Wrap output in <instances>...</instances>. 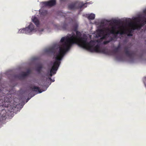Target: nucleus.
<instances>
[{"label": "nucleus", "instance_id": "obj_8", "mask_svg": "<svg viewBox=\"0 0 146 146\" xmlns=\"http://www.w3.org/2000/svg\"><path fill=\"white\" fill-rule=\"evenodd\" d=\"M42 4L46 6L51 7L56 4V0H50L48 1L43 2Z\"/></svg>", "mask_w": 146, "mask_h": 146}, {"label": "nucleus", "instance_id": "obj_14", "mask_svg": "<svg viewBox=\"0 0 146 146\" xmlns=\"http://www.w3.org/2000/svg\"><path fill=\"white\" fill-rule=\"evenodd\" d=\"M32 20L33 22L34 23L36 26L38 27L39 25V22L37 18L36 17H34Z\"/></svg>", "mask_w": 146, "mask_h": 146}, {"label": "nucleus", "instance_id": "obj_15", "mask_svg": "<svg viewBox=\"0 0 146 146\" xmlns=\"http://www.w3.org/2000/svg\"><path fill=\"white\" fill-rule=\"evenodd\" d=\"M95 15L92 13L88 15L87 17L89 20H93L95 18Z\"/></svg>", "mask_w": 146, "mask_h": 146}, {"label": "nucleus", "instance_id": "obj_10", "mask_svg": "<svg viewBox=\"0 0 146 146\" xmlns=\"http://www.w3.org/2000/svg\"><path fill=\"white\" fill-rule=\"evenodd\" d=\"M75 3L76 9H80L83 6H84L85 7H87L86 3L84 4L83 3L80 2H76Z\"/></svg>", "mask_w": 146, "mask_h": 146}, {"label": "nucleus", "instance_id": "obj_20", "mask_svg": "<svg viewBox=\"0 0 146 146\" xmlns=\"http://www.w3.org/2000/svg\"><path fill=\"white\" fill-rule=\"evenodd\" d=\"M78 25L76 24L74 25L73 28L71 30V31H73L75 32H76V31H78Z\"/></svg>", "mask_w": 146, "mask_h": 146}, {"label": "nucleus", "instance_id": "obj_18", "mask_svg": "<svg viewBox=\"0 0 146 146\" xmlns=\"http://www.w3.org/2000/svg\"><path fill=\"white\" fill-rule=\"evenodd\" d=\"M40 16H45L47 14V11L45 10H42L40 11Z\"/></svg>", "mask_w": 146, "mask_h": 146}, {"label": "nucleus", "instance_id": "obj_16", "mask_svg": "<svg viewBox=\"0 0 146 146\" xmlns=\"http://www.w3.org/2000/svg\"><path fill=\"white\" fill-rule=\"evenodd\" d=\"M31 71L30 70H28L26 72H23L21 74V76L23 77L27 76L30 73Z\"/></svg>", "mask_w": 146, "mask_h": 146}, {"label": "nucleus", "instance_id": "obj_25", "mask_svg": "<svg viewBox=\"0 0 146 146\" xmlns=\"http://www.w3.org/2000/svg\"><path fill=\"white\" fill-rule=\"evenodd\" d=\"M109 42V41H104V43L105 44H107V43H108Z\"/></svg>", "mask_w": 146, "mask_h": 146}, {"label": "nucleus", "instance_id": "obj_28", "mask_svg": "<svg viewBox=\"0 0 146 146\" xmlns=\"http://www.w3.org/2000/svg\"><path fill=\"white\" fill-rule=\"evenodd\" d=\"M49 79L50 80H51V77L50 78H49Z\"/></svg>", "mask_w": 146, "mask_h": 146}, {"label": "nucleus", "instance_id": "obj_13", "mask_svg": "<svg viewBox=\"0 0 146 146\" xmlns=\"http://www.w3.org/2000/svg\"><path fill=\"white\" fill-rule=\"evenodd\" d=\"M32 90L33 91L38 92L39 93H41L43 90H42L39 87H36L35 86H34L33 87L31 88Z\"/></svg>", "mask_w": 146, "mask_h": 146}, {"label": "nucleus", "instance_id": "obj_19", "mask_svg": "<svg viewBox=\"0 0 146 146\" xmlns=\"http://www.w3.org/2000/svg\"><path fill=\"white\" fill-rule=\"evenodd\" d=\"M42 68V65L40 64L38 66L36 69V71L39 73H40L41 71V69Z\"/></svg>", "mask_w": 146, "mask_h": 146}, {"label": "nucleus", "instance_id": "obj_26", "mask_svg": "<svg viewBox=\"0 0 146 146\" xmlns=\"http://www.w3.org/2000/svg\"><path fill=\"white\" fill-rule=\"evenodd\" d=\"M144 13L146 15V9L143 11Z\"/></svg>", "mask_w": 146, "mask_h": 146}, {"label": "nucleus", "instance_id": "obj_3", "mask_svg": "<svg viewBox=\"0 0 146 146\" xmlns=\"http://www.w3.org/2000/svg\"><path fill=\"white\" fill-rule=\"evenodd\" d=\"M142 20L140 18L137 19V21L139 24H135L132 26V29L133 30L140 29L141 28L146 24V18L144 17L142 18Z\"/></svg>", "mask_w": 146, "mask_h": 146}, {"label": "nucleus", "instance_id": "obj_6", "mask_svg": "<svg viewBox=\"0 0 146 146\" xmlns=\"http://www.w3.org/2000/svg\"><path fill=\"white\" fill-rule=\"evenodd\" d=\"M108 31H106L105 28L99 29L98 31V33L99 34V36L101 37L102 39H105L110 35L111 34L110 32L108 33Z\"/></svg>", "mask_w": 146, "mask_h": 146}, {"label": "nucleus", "instance_id": "obj_4", "mask_svg": "<svg viewBox=\"0 0 146 146\" xmlns=\"http://www.w3.org/2000/svg\"><path fill=\"white\" fill-rule=\"evenodd\" d=\"M34 25L32 23H31L28 27L20 29L19 32V33H25L26 34L30 33L34 30Z\"/></svg>", "mask_w": 146, "mask_h": 146}, {"label": "nucleus", "instance_id": "obj_11", "mask_svg": "<svg viewBox=\"0 0 146 146\" xmlns=\"http://www.w3.org/2000/svg\"><path fill=\"white\" fill-rule=\"evenodd\" d=\"M124 52L125 54L129 57H131L134 54L133 52L129 51L128 48L127 47L124 48Z\"/></svg>", "mask_w": 146, "mask_h": 146}, {"label": "nucleus", "instance_id": "obj_7", "mask_svg": "<svg viewBox=\"0 0 146 146\" xmlns=\"http://www.w3.org/2000/svg\"><path fill=\"white\" fill-rule=\"evenodd\" d=\"M108 31H106L105 28L99 29L98 31V33L99 34V36L101 37L102 39H105L110 35L111 34L110 32L108 33Z\"/></svg>", "mask_w": 146, "mask_h": 146}, {"label": "nucleus", "instance_id": "obj_21", "mask_svg": "<svg viewBox=\"0 0 146 146\" xmlns=\"http://www.w3.org/2000/svg\"><path fill=\"white\" fill-rule=\"evenodd\" d=\"M4 101L5 103L7 102V103H8L10 102L11 99L10 98H8L7 97H4Z\"/></svg>", "mask_w": 146, "mask_h": 146}, {"label": "nucleus", "instance_id": "obj_12", "mask_svg": "<svg viewBox=\"0 0 146 146\" xmlns=\"http://www.w3.org/2000/svg\"><path fill=\"white\" fill-rule=\"evenodd\" d=\"M68 8L70 10H74L76 9V4L75 2L69 4L68 5Z\"/></svg>", "mask_w": 146, "mask_h": 146}, {"label": "nucleus", "instance_id": "obj_9", "mask_svg": "<svg viewBox=\"0 0 146 146\" xmlns=\"http://www.w3.org/2000/svg\"><path fill=\"white\" fill-rule=\"evenodd\" d=\"M58 49V48H56L55 47L53 46L47 49L46 50V52L49 53L54 54Z\"/></svg>", "mask_w": 146, "mask_h": 146}, {"label": "nucleus", "instance_id": "obj_17", "mask_svg": "<svg viewBox=\"0 0 146 146\" xmlns=\"http://www.w3.org/2000/svg\"><path fill=\"white\" fill-rule=\"evenodd\" d=\"M68 25L65 23H64L62 25V28L63 30H68L69 31L68 29Z\"/></svg>", "mask_w": 146, "mask_h": 146}, {"label": "nucleus", "instance_id": "obj_5", "mask_svg": "<svg viewBox=\"0 0 146 146\" xmlns=\"http://www.w3.org/2000/svg\"><path fill=\"white\" fill-rule=\"evenodd\" d=\"M111 29L110 30L109 28L106 27L105 28V29L106 31H108L107 32L108 33H110L112 34H115L117 35L120 34L121 35H123L126 34V30L125 29H123L119 33V31H116L115 27V26H112L111 28Z\"/></svg>", "mask_w": 146, "mask_h": 146}, {"label": "nucleus", "instance_id": "obj_22", "mask_svg": "<svg viewBox=\"0 0 146 146\" xmlns=\"http://www.w3.org/2000/svg\"><path fill=\"white\" fill-rule=\"evenodd\" d=\"M120 48L119 46H118L117 48H115L113 50V52L116 53L119 52V50Z\"/></svg>", "mask_w": 146, "mask_h": 146}, {"label": "nucleus", "instance_id": "obj_2", "mask_svg": "<svg viewBox=\"0 0 146 146\" xmlns=\"http://www.w3.org/2000/svg\"><path fill=\"white\" fill-rule=\"evenodd\" d=\"M64 55V54H63L59 51L54 55L53 58L55 59V60L54 62L53 65L50 70L49 75L50 77L52 76L53 74L56 73L60 64V61L62 60Z\"/></svg>", "mask_w": 146, "mask_h": 146}, {"label": "nucleus", "instance_id": "obj_1", "mask_svg": "<svg viewBox=\"0 0 146 146\" xmlns=\"http://www.w3.org/2000/svg\"><path fill=\"white\" fill-rule=\"evenodd\" d=\"M75 33H72V36L70 37H62L60 42H64L62 45L59 47V51L64 54L70 48L72 45L74 44H77L79 46L86 49L92 52L102 53L108 54V52L104 48H100V44L97 43L94 40H91L89 42H87V38L81 37V34L78 31Z\"/></svg>", "mask_w": 146, "mask_h": 146}, {"label": "nucleus", "instance_id": "obj_27", "mask_svg": "<svg viewBox=\"0 0 146 146\" xmlns=\"http://www.w3.org/2000/svg\"><path fill=\"white\" fill-rule=\"evenodd\" d=\"M8 104H7V106H5V107H6V106H7V107H8Z\"/></svg>", "mask_w": 146, "mask_h": 146}, {"label": "nucleus", "instance_id": "obj_23", "mask_svg": "<svg viewBox=\"0 0 146 146\" xmlns=\"http://www.w3.org/2000/svg\"><path fill=\"white\" fill-rule=\"evenodd\" d=\"M131 29H129L128 30V32L129 33V34L128 35V36H132V35L131 34Z\"/></svg>", "mask_w": 146, "mask_h": 146}, {"label": "nucleus", "instance_id": "obj_24", "mask_svg": "<svg viewBox=\"0 0 146 146\" xmlns=\"http://www.w3.org/2000/svg\"><path fill=\"white\" fill-rule=\"evenodd\" d=\"M113 22L115 23H118V21L117 20H114L113 21Z\"/></svg>", "mask_w": 146, "mask_h": 146}]
</instances>
